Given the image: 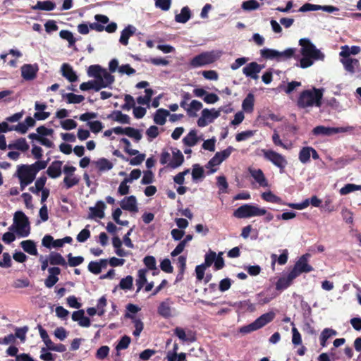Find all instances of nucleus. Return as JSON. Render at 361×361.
I'll list each match as a JSON object with an SVG mask.
<instances>
[{"label":"nucleus","instance_id":"obj_64","mask_svg":"<svg viewBox=\"0 0 361 361\" xmlns=\"http://www.w3.org/2000/svg\"><path fill=\"white\" fill-rule=\"evenodd\" d=\"M240 307L250 312L256 310L255 304H253L250 299L240 301Z\"/></svg>","mask_w":361,"mask_h":361},{"label":"nucleus","instance_id":"obj_35","mask_svg":"<svg viewBox=\"0 0 361 361\" xmlns=\"http://www.w3.org/2000/svg\"><path fill=\"white\" fill-rule=\"evenodd\" d=\"M147 270L145 269H141L137 271V279H136L137 293H138L147 283L146 274Z\"/></svg>","mask_w":361,"mask_h":361},{"label":"nucleus","instance_id":"obj_54","mask_svg":"<svg viewBox=\"0 0 361 361\" xmlns=\"http://www.w3.org/2000/svg\"><path fill=\"white\" fill-rule=\"evenodd\" d=\"M209 114V109H204L202 111V116L197 120V125L199 127H204L209 123L208 121V115Z\"/></svg>","mask_w":361,"mask_h":361},{"label":"nucleus","instance_id":"obj_59","mask_svg":"<svg viewBox=\"0 0 361 361\" xmlns=\"http://www.w3.org/2000/svg\"><path fill=\"white\" fill-rule=\"evenodd\" d=\"M116 116L114 120L121 123L123 124H129L130 123V117L127 114H123L120 111H115Z\"/></svg>","mask_w":361,"mask_h":361},{"label":"nucleus","instance_id":"obj_10","mask_svg":"<svg viewBox=\"0 0 361 361\" xmlns=\"http://www.w3.org/2000/svg\"><path fill=\"white\" fill-rule=\"evenodd\" d=\"M233 150V147L229 146L226 149L216 152L214 156L209 161L206 167H214L219 165L223 161L229 157Z\"/></svg>","mask_w":361,"mask_h":361},{"label":"nucleus","instance_id":"obj_2","mask_svg":"<svg viewBox=\"0 0 361 361\" xmlns=\"http://www.w3.org/2000/svg\"><path fill=\"white\" fill-rule=\"evenodd\" d=\"M13 225L16 233L20 237H27L30 233V226L28 218L22 212L18 211L14 214Z\"/></svg>","mask_w":361,"mask_h":361},{"label":"nucleus","instance_id":"obj_51","mask_svg":"<svg viewBox=\"0 0 361 361\" xmlns=\"http://www.w3.org/2000/svg\"><path fill=\"white\" fill-rule=\"evenodd\" d=\"M241 7L245 11H253L259 7V4L256 0H248L243 2Z\"/></svg>","mask_w":361,"mask_h":361},{"label":"nucleus","instance_id":"obj_36","mask_svg":"<svg viewBox=\"0 0 361 361\" xmlns=\"http://www.w3.org/2000/svg\"><path fill=\"white\" fill-rule=\"evenodd\" d=\"M9 149H15L18 150H20L22 152H25L29 149V145L27 143L25 138H19L14 143L9 144L8 145Z\"/></svg>","mask_w":361,"mask_h":361},{"label":"nucleus","instance_id":"obj_62","mask_svg":"<svg viewBox=\"0 0 361 361\" xmlns=\"http://www.w3.org/2000/svg\"><path fill=\"white\" fill-rule=\"evenodd\" d=\"M155 1V6L161 9L162 11H169L171 5V0H154Z\"/></svg>","mask_w":361,"mask_h":361},{"label":"nucleus","instance_id":"obj_15","mask_svg":"<svg viewBox=\"0 0 361 361\" xmlns=\"http://www.w3.org/2000/svg\"><path fill=\"white\" fill-rule=\"evenodd\" d=\"M253 207L254 205L252 204H243L234 211L233 216L238 219H245L252 217L253 212Z\"/></svg>","mask_w":361,"mask_h":361},{"label":"nucleus","instance_id":"obj_61","mask_svg":"<svg viewBox=\"0 0 361 361\" xmlns=\"http://www.w3.org/2000/svg\"><path fill=\"white\" fill-rule=\"evenodd\" d=\"M87 225L85 228L82 229L77 235L76 239L80 243L85 242L90 237V231L87 228Z\"/></svg>","mask_w":361,"mask_h":361},{"label":"nucleus","instance_id":"obj_41","mask_svg":"<svg viewBox=\"0 0 361 361\" xmlns=\"http://www.w3.org/2000/svg\"><path fill=\"white\" fill-rule=\"evenodd\" d=\"M262 198L264 201L268 202H271V203L281 204V201H282L281 197L274 195L271 191L263 192L262 194Z\"/></svg>","mask_w":361,"mask_h":361},{"label":"nucleus","instance_id":"obj_30","mask_svg":"<svg viewBox=\"0 0 361 361\" xmlns=\"http://www.w3.org/2000/svg\"><path fill=\"white\" fill-rule=\"evenodd\" d=\"M106 205L104 202L98 201L94 207H90L92 217L102 219L104 216Z\"/></svg>","mask_w":361,"mask_h":361},{"label":"nucleus","instance_id":"obj_57","mask_svg":"<svg viewBox=\"0 0 361 361\" xmlns=\"http://www.w3.org/2000/svg\"><path fill=\"white\" fill-rule=\"evenodd\" d=\"M359 190H361V185L349 183L343 187L340 192L341 195H346Z\"/></svg>","mask_w":361,"mask_h":361},{"label":"nucleus","instance_id":"obj_49","mask_svg":"<svg viewBox=\"0 0 361 361\" xmlns=\"http://www.w3.org/2000/svg\"><path fill=\"white\" fill-rule=\"evenodd\" d=\"M80 178L73 176H65L63 178V183L66 189H70L73 186L78 185L79 183Z\"/></svg>","mask_w":361,"mask_h":361},{"label":"nucleus","instance_id":"obj_7","mask_svg":"<svg viewBox=\"0 0 361 361\" xmlns=\"http://www.w3.org/2000/svg\"><path fill=\"white\" fill-rule=\"evenodd\" d=\"M217 58L214 51L203 52L192 58L190 64L192 67H200L214 62Z\"/></svg>","mask_w":361,"mask_h":361},{"label":"nucleus","instance_id":"obj_44","mask_svg":"<svg viewBox=\"0 0 361 361\" xmlns=\"http://www.w3.org/2000/svg\"><path fill=\"white\" fill-rule=\"evenodd\" d=\"M126 135L128 137L133 138L136 142L142 139V134L140 130L133 127H126Z\"/></svg>","mask_w":361,"mask_h":361},{"label":"nucleus","instance_id":"obj_52","mask_svg":"<svg viewBox=\"0 0 361 361\" xmlns=\"http://www.w3.org/2000/svg\"><path fill=\"white\" fill-rule=\"evenodd\" d=\"M107 305V300L105 295L102 296L97 304V314L102 316L105 313V307Z\"/></svg>","mask_w":361,"mask_h":361},{"label":"nucleus","instance_id":"obj_45","mask_svg":"<svg viewBox=\"0 0 361 361\" xmlns=\"http://www.w3.org/2000/svg\"><path fill=\"white\" fill-rule=\"evenodd\" d=\"M37 160L38 161H35L34 164L30 165L36 175L39 171L44 169L47 166L50 159L48 158L46 161H41L39 159Z\"/></svg>","mask_w":361,"mask_h":361},{"label":"nucleus","instance_id":"obj_23","mask_svg":"<svg viewBox=\"0 0 361 361\" xmlns=\"http://www.w3.org/2000/svg\"><path fill=\"white\" fill-rule=\"evenodd\" d=\"M172 160L169 163V166L176 169L182 165L184 161V156L182 152L176 148L172 151Z\"/></svg>","mask_w":361,"mask_h":361},{"label":"nucleus","instance_id":"obj_60","mask_svg":"<svg viewBox=\"0 0 361 361\" xmlns=\"http://www.w3.org/2000/svg\"><path fill=\"white\" fill-rule=\"evenodd\" d=\"M130 183L128 180L124 178L119 185L118 188V193L120 195H126L129 193L130 187L128 185V183Z\"/></svg>","mask_w":361,"mask_h":361},{"label":"nucleus","instance_id":"obj_17","mask_svg":"<svg viewBox=\"0 0 361 361\" xmlns=\"http://www.w3.org/2000/svg\"><path fill=\"white\" fill-rule=\"evenodd\" d=\"M61 71L62 75L71 82H76L78 79L76 73L73 71L72 66L68 63H63L61 67Z\"/></svg>","mask_w":361,"mask_h":361},{"label":"nucleus","instance_id":"obj_22","mask_svg":"<svg viewBox=\"0 0 361 361\" xmlns=\"http://www.w3.org/2000/svg\"><path fill=\"white\" fill-rule=\"evenodd\" d=\"M295 278L289 272L286 277H281L276 283V289L277 290H283L288 288Z\"/></svg>","mask_w":361,"mask_h":361},{"label":"nucleus","instance_id":"obj_48","mask_svg":"<svg viewBox=\"0 0 361 361\" xmlns=\"http://www.w3.org/2000/svg\"><path fill=\"white\" fill-rule=\"evenodd\" d=\"M101 78L102 80L104 82V85H106V87L113 84L115 80L114 76L112 75L110 73H109L106 69H104V71H102Z\"/></svg>","mask_w":361,"mask_h":361},{"label":"nucleus","instance_id":"obj_27","mask_svg":"<svg viewBox=\"0 0 361 361\" xmlns=\"http://www.w3.org/2000/svg\"><path fill=\"white\" fill-rule=\"evenodd\" d=\"M171 303L170 299L161 302L157 309L158 314L164 318L170 317L171 316Z\"/></svg>","mask_w":361,"mask_h":361},{"label":"nucleus","instance_id":"obj_21","mask_svg":"<svg viewBox=\"0 0 361 361\" xmlns=\"http://www.w3.org/2000/svg\"><path fill=\"white\" fill-rule=\"evenodd\" d=\"M62 161H54L47 170V175L51 178H56L61 175Z\"/></svg>","mask_w":361,"mask_h":361},{"label":"nucleus","instance_id":"obj_16","mask_svg":"<svg viewBox=\"0 0 361 361\" xmlns=\"http://www.w3.org/2000/svg\"><path fill=\"white\" fill-rule=\"evenodd\" d=\"M37 66L31 64H25L21 67V75L25 80H32L37 76Z\"/></svg>","mask_w":361,"mask_h":361},{"label":"nucleus","instance_id":"obj_43","mask_svg":"<svg viewBox=\"0 0 361 361\" xmlns=\"http://www.w3.org/2000/svg\"><path fill=\"white\" fill-rule=\"evenodd\" d=\"M67 258H68L67 264H68L71 267H75L79 266L85 260L83 257H82V256L73 257L71 253H69L67 255Z\"/></svg>","mask_w":361,"mask_h":361},{"label":"nucleus","instance_id":"obj_34","mask_svg":"<svg viewBox=\"0 0 361 361\" xmlns=\"http://www.w3.org/2000/svg\"><path fill=\"white\" fill-rule=\"evenodd\" d=\"M255 97L249 93L243 101L242 108L247 113H251L254 110Z\"/></svg>","mask_w":361,"mask_h":361},{"label":"nucleus","instance_id":"obj_40","mask_svg":"<svg viewBox=\"0 0 361 361\" xmlns=\"http://www.w3.org/2000/svg\"><path fill=\"white\" fill-rule=\"evenodd\" d=\"M103 71L104 68H102L99 65H91L87 69V75L90 77L99 78H101Z\"/></svg>","mask_w":361,"mask_h":361},{"label":"nucleus","instance_id":"obj_28","mask_svg":"<svg viewBox=\"0 0 361 361\" xmlns=\"http://www.w3.org/2000/svg\"><path fill=\"white\" fill-rule=\"evenodd\" d=\"M48 257L49 263L51 265H61L63 267L67 266V262L64 257L59 252H51Z\"/></svg>","mask_w":361,"mask_h":361},{"label":"nucleus","instance_id":"obj_50","mask_svg":"<svg viewBox=\"0 0 361 361\" xmlns=\"http://www.w3.org/2000/svg\"><path fill=\"white\" fill-rule=\"evenodd\" d=\"M59 36L68 42L70 46H73L75 43V38L73 37V33L69 30H61Z\"/></svg>","mask_w":361,"mask_h":361},{"label":"nucleus","instance_id":"obj_46","mask_svg":"<svg viewBox=\"0 0 361 361\" xmlns=\"http://www.w3.org/2000/svg\"><path fill=\"white\" fill-rule=\"evenodd\" d=\"M131 342V338L128 336H123L116 346V351H120L121 350H124L128 348L130 343Z\"/></svg>","mask_w":361,"mask_h":361},{"label":"nucleus","instance_id":"obj_18","mask_svg":"<svg viewBox=\"0 0 361 361\" xmlns=\"http://www.w3.org/2000/svg\"><path fill=\"white\" fill-rule=\"evenodd\" d=\"M256 301L257 304L263 305L269 303L271 300L276 297L275 293H270L269 289L264 290L256 295Z\"/></svg>","mask_w":361,"mask_h":361},{"label":"nucleus","instance_id":"obj_14","mask_svg":"<svg viewBox=\"0 0 361 361\" xmlns=\"http://www.w3.org/2000/svg\"><path fill=\"white\" fill-rule=\"evenodd\" d=\"M120 205L123 210L129 211L131 212H137L138 211L137 200L134 195L124 197L121 201Z\"/></svg>","mask_w":361,"mask_h":361},{"label":"nucleus","instance_id":"obj_5","mask_svg":"<svg viewBox=\"0 0 361 361\" xmlns=\"http://www.w3.org/2000/svg\"><path fill=\"white\" fill-rule=\"evenodd\" d=\"M261 56L267 59H276L277 61L282 59H290L295 54V49L288 48L283 51H279L271 49H263L260 51Z\"/></svg>","mask_w":361,"mask_h":361},{"label":"nucleus","instance_id":"obj_58","mask_svg":"<svg viewBox=\"0 0 361 361\" xmlns=\"http://www.w3.org/2000/svg\"><path fill=\"white\" fill-rule=\"evenodd\" d=\"M87 125L93 133H98L104 128L102 123L99 121H89Z\"/></svg>","mask_w":361,"mask_h":361},{"label":"nucleus","instance_id":"obj_9","mask_svg":"<svg viewBox=\"0 0 361 361\" xmlns=\"http://www.w3.org/2000/svg\"><path fill=\"white\" fill-rule=\"evenodd\" d=\"M16 176L19 180H24L32 183L35 179L36 174L28 164H22L18 166Z\"/></svg>","mask_w":361,"mask_h":361},{"label":"nucleus","instance_id":"obj_55","mask_svg":"<svg viewBox=\"0 0 361 361\" xmlns=\"http://www.w3.org/2000/svg\"><path fill=\"white\" fill-rule=\"evenodd\" d=\"M29 329L27 326H25L21 328H16L15 330V338H19L22 342H24L26 339V334L28 331Z\"/></svg>","mask_w":361,"mask_h":361},{"label":"nucleus","instance_id":"obj_56","mask_svg":"<svg viewBox=\"0 0 361 361\" xmlns=\"http://www.w3.org/2000/svg\"><path fill=\"white\" fill-rule=\"evenodd\" d=\"M204 176V169L199 164H194L192 171V177L193 180H197Z\"/></svg>","mask_w":361,"mask_h":361},{"label":"nucleus","instance_id":"obj_38","mask_svg":"<svg viewBox=\"0 0 361 361\" xmlns=\"http://www.w3.org/2000/svg\"><path fill=\"white\" fill-rule=\"evenodd\" d=\"M96 166L100 171L111 170L113 164L106 158H100L95 162Z\"/></svg>","mask_w":361,"mask_h":361},{"label":"nucleus","instance_id":"obj_33","mask_svg":"<svg viewBox=\"0 0 361 361\" xmlns=\"http://www.w3.org/2000/svg\"><path fill=\"white\" fill-rule=\"evenodd\" d=\"M199 141L195 130H191L188 134L183 139V142L188 147L195 146Z\"/></svg>","mask_w":361,"mask_h":361},{"label":"nucleus","instance_id":"obj_47","mask_svg":"<svg viewBox=\"0 0 361 361\" xmlns=\"http://www.w3.org/2000/svg\"><path fill=\"white\" fill-rule=\"evenodd\" d=\"M133 276L128 275L121 280L119 283V286L123 290H130L133 287Z\"/></svg>","mask_w":361,"mask_h":361},{"label":"nucleus","instance_id":"obj_42","mask_svg":"<svg viewBox=\"0 0 361 361\" xmlns=\"http://www.w3.org/2000/svg\"><path fill=\"white\" fill-rule=\"evenodd\" d=\"M177 266L179 269V273L177 276V280L181 279L186 268V257L185 256H179L177 259Z\"/></svg>","mask_w":361,"mask_h":361},{"label":"nucleus","instance_id":"obj_12","mask_svg":"<svg viewBox=\"0 0 361 361\" xmlns=\"http://www.w3.org/2000/svg\"><path fill=\"white\" fill-rule=\"evenodd\" d=\"M341 62L346 71L350 74L361 72L360 63L357 59H341Z\"/></svg>","mask_w":361,"mask_h":361},{"label":"nucleus","instance_id":"obj_19","mask_svg":"<svg viewBox=\"0 0 361 361\" xmlns=\"http://www.w3.org/2000/svg\"><path fill=\"white\" fill-rule=\"evenodd\" d=\"M248 171L255 181L262 187H267L268 182L262 170L249 168Z\"/></svg>","mask_w":361,"mask_h":361},{"label":"nucleus","instance_id":"obj_32","mask_svg":"<svg viewBox=\"0 0 361 361\" xmlns=\"http://www.w3.org/2000/svg\"><path fill=\"white\" fill-rule=\"evenodd\" d=\"M169 115V111L164 109H158L154 116L155 123L163 126L166 121V117Z\"/></svg>","mask_w":361,"mask_h":361},{"label":"nucleus","instance_id":"obj_31","mask_svg":"<svg viewBox=\"0 0 361 361\" xmlns=\"http://www.w3.org/2000/svg\"><path fill=\"white\" fill-rule=\"evenodd\" d=\"M191 18V11L188 6L182 8L180 13L175 16V20L179 23H185Z\"/></svg>","mask_w":361,"mask_h":361},{"label":"nucleus","instance_id":"obj_29","mask_svg":"<svg viewBox=\"0 0 361 361\" xmlns=\"http://www.w3.org/2000/svg\"><path fill=\"white\" fill-rule=\"evenodd\" d=\"M56 4L51 1L47 0L44 1H38L35 6L31 8L32 10H42L50 11L55 8Z\"/></svg>","mask_w":361,"mask_h":361},{"label":"nucleus","instance_id":"obj_4","mask_svg":"<svg viewBox=\"0 0 361 361\" xmlns=\"http://www.w3.org/2000/svg\"><path fill=\"white\" fill-rule=\"evenodd\" d=\"M262 152L264 158L278 167L281 173L284 171L288 161L283 155L272 149H262Z\"/></svg>","mask_w":361,"mask_h":361},{"label":"nucleus","instance_id":"obj_6","mask_svg":"<svg viewBox=\"0 0 361 361\" xmlns=\"http://www.w3.org/2000/svg\"><path fill=\"white\" fill-rule=\"evenodd\" d=\"M310 254L302 255L294 264L293 268L289 271L292 275L297 278L302 273H309L313 271V267L308 264Z\"/></svg>","mask_w":361,"mask_h":361},{"label":"nucleus","instance_id":"obj_26","mask_svg":"<svg viewBox=\"0 0 361 361\" xmlns=\"http://www.w3.org/2000/svg\"><path fill=\"white\" fill-rule=\"evenodd\" d=\"M135 28L133 25L126 27L121 33L119 42L123 45H128L129 38L135 34Z\"/></svg>","mask_w":361,"mask_h":361},{"label":"nucleus","instance_id":"obj_11","mask_svg":"<svg viewBox=\"0 0 361 361\" xmlns=\"http://www.w3.org/2000/svg\"><path fill=\"white\" fill-rule=\"evenodd\" d=\"M173 333L183 342L193 343L196 341L195 333L191 330H188L186 333L183 328L176 327Z\"/></svg>","mask_w":361,"mask_h":361},{"label":"nucleus","instance_id":"obj_39","mask_svg":"<svg viewBox=\"0 0 361 361\" xmlns=\"http://www.w3.org/2000/svg\"><path fill=\"white\" fill-rule=\"evenodd\" d=\"M62 97L67 99L68 104H80L85 99L82 95H78L74 93L63 94Z\"/></svg>","mask_w":361,"mask_h":361},{"label":"nucleus","instance_id":"obj_63","mask_svg":"<svg viewBox=\"0 0 361 361\" xmlns=\"http://www.w3.org/2000/svg\"><path fill=\"white\" fill-rule=\"evenodd\" d=\"M109 353V348L107 345L101 346L96 353V357L99 360L105 359Z\"/></svg>","mask_w":361,"mask_h":361},{"label":"nucleus","instance_id":"obj_1","mask_svg":"<svg viewBox=\"0 0 361 361\" xmlns=\"http://www.w3.org/2000/svg\"><path fill=\"white\" fill-rule=\"evenodd\" d=\"M323 97V90L312 87L311 90H305L300 92L298 100L297 106L300 109L307 107H321Z\"/></svg>","mask_w":361,"mask_h":361},{"label":"nucleus","instance_id":"obj_8","mask_svg":"<svg viewBox=\"0 0 361 361\" xmlns=\"http://www.w3.org/2000/svg\"><path fill=\"white\" fill-rule=\"evenodd\" d=\"M353 130V127H340V128H334V127H326L324 126H318L313 128L312 133L314 135H324V136H330L334 134L339 133H345L349 130Z\"/></svg>","mask_w":361,"mask_h":361},{"label":"nucleus","instance_id":"obj_25","mask_svg":"<svg viewBox=\"0 0 361 361\" xmlns=\"http://www.w3.org/2000/svg\"><path fill=\"white\" fill-rule=\"evenodd\" d=\"M125 317L130 318V319H132V321L134 324L135 329L134 330V331L133 332V336H135L136 337L139 336L144 328L143 322L141 321L140 319H138L133 314H131L128 312H126L125 314Z\"/></svg>","mask_w":361,"mask_h":361},{"label":"nucleus","instance_id":"obj_53","mask_svg":"<svg viewBox=\"0 0 361 361\" xmlns=\"http://www.w3.org/2000/svg\"><path fill=\"white\" fill-rule=\"evenodd\" d=\"M202 107V104L197 100H192L190 104V106L186 109V111L188 112V114L190 116H196V114L192 112V110H195L196 111L200 110Z\"/></svg>","mask_w":361,"mask_h":361},{"label":"nucleus","instance_id":"obj_24","mask_svg":"<svg viewBox=\"0 0 361 361\" xmlns=\"http://www.w3.org/2000/svg\"><path fill=\"white\" fill-rule=\"evenodd\" d=\"M20 247L23 248L24 252H27L30 255H37L38 252L36 246V243L32 240H25L20 243Z\"/></svg>","mask_w":361,"mask_h":361},{"label":"nucleus","instance_id":"obj_20","mask_svg":"<svg viewBox=\"0 0 361 361\" xmlns=\"http://www.w3.org/2000/svg\"><path fill=\"white\" fill-rule=\"evenodd\" d=\"M274 318H275V313L272 311H270L269 312L262 314L260 317H259L257 319H256L254 322L255 323V325H256L257 329H259L264 327V326H266L267 324L271 322Z\"/></svg>","mask_w":361,"mask_h":361},{"label":"nucleus","instance_id":"obj_13","mask_svg":"<svg viewBox=\"0 0 361 361\" xmlns=\"http://www.w3.org/2000/svg\"><path fill=\"white\" fill-rule=\"evenodd\" d=\"M262 69V66L257 62H251L243 68V73L247 76L252 79L258 78V73Z\"/></svg>","mask_w":361,"mask_h":361},{"label":"nucleus","instance_id":"obj_37","mask_svg":"<svg viewBox=\"0 0 361 361\" xmlns=\"http://www.w3.org/2000/svg\"><path fill=\"white\" fill-rule=\"evenodd\" d=\"M312 147H304L299 152V160L302 164H307L310 161Z\"/></svg>","mask_w":361,"mask_h":361},{"label":"nucleus","instance_id":"obj_3","mask_svg":"<svg viewBox=\"0 0 361 361\" xmlns=\"http://www.w3.org/2000/svg\"><path fill=\"white\" fill-rule=\"evenodd\" d=\"M299 44L301 46V54L302 56H310L314 60H323L324 59V54L317 49L309 39H300Z\"/></svg>","mask_w":361,"mask_h":361}]
</instances>
